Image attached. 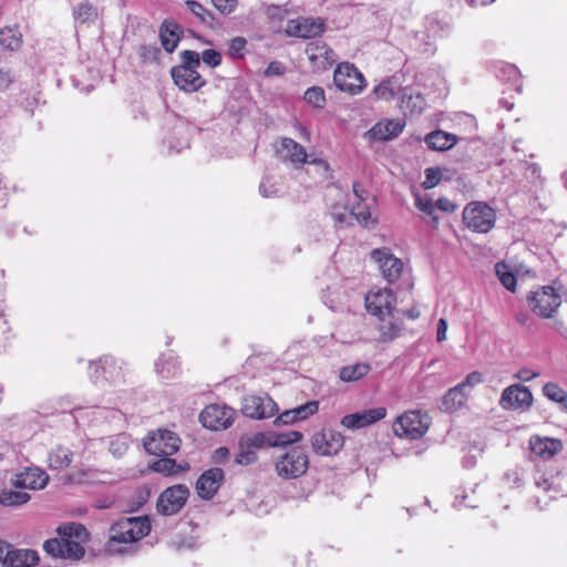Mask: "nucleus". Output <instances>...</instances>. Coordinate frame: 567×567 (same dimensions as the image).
Masks as SVG:
<instances>
[{
  "instance_id": "f257e3e1",
  "label": "nucleus",
  "mask_w": 567,
  "mask_h": 567,
  "mask_svg": "<svg viewBox=\"0 0 567 567\" xmlns=\"http://www.w3.org/2000/svg\"><path fill=\"white\" fill-rule=\"evenodd\" d=\"M538 493L530 502L539 511H547L553 502L567 498V471L559 463H536L533 473Z\"/></svg>"
},
{
  "instance_id": "f03ea898",
  "label": "nucleus",
  "mask_w": 567,
  "mask_h": 567,
  "mask_svg": "<svg viewBox=\"0 0 567 567\" xmlns=\"http://www.w3.org/2000/svg\"><path fill=\"white\" fill-rule=\"evenodd\" d=\"M58 537L44 542V551L53 558L79 560L84 554L89 533L80 523H68L56 528Z\"/></svg>"
},
{
  "instance_id": "7ed1b4c3",
  "label": "nucleus",
  "mask_w": 567,
  "mask_h": 567,
  "mask_svg": "<svg viewBox=\"0 0 567 567\" xmlns=\"http://www.w3.org/2000/svg\"><path fill=\"white\" fill-rule=\"evenodd\" d=\"M302 434L297 431L286 433L258 432L252 435L241 436L239 440V453L235 461H255L256 452L269 447H285L298 442Z\"/></svg>"
},
{
  "instance_id": "20e7f679",
  "label": "nucleus",
  "mask_w": 567,
  "mask_h": 567,
  "mask_svg": "<svg viewBox=\"0 0 567 567\" xmlns=\"http://www.w3.org/2000/svg\"><path fill=\"white\" fill-rule=\"evenodd\" d=\"M181 63L171 69L174 84L185 93H195L207 84L200 75L199 53L193 50H184L179 53Z\"/></svg>"
},
{
  "instance_id": "39448f33",
  "label": "nucleus",
  "mask_w": 567,
  "mask_h": 567,
  "mask_svg": "<svg viewBox=\"0 0 567 567\" xmlns=\"http://www.w3.org/2000/svg\"><path fill=\"white\" fill-rule=\"evenodd\" d=\"M144 450L157 461H175L172 456L177 453L182 440L177 433L168 429L150 431L142 440Z\"/></svg>"
},
{
  "instance_id": "423d86ee",
  "label": "nucleus",
  "mask_w": 567,
  "mask_h": 567,
  "mask_svg": "<svg viewBox=\"0 0 567 567\" xmlns=\"http://www.w3.org/2000/svg\"><path fill=\"white\" fill-rule=\"evenodd\" d=\"M150 532L151 522L146 516L121 518L110 528L109 547L112 548L114 543H135L147 536Z\"/></svg>"
},
{
  "instance_id": "0eeeda50",
  "label": "nucleus",
  "mask_w": 567,
  "mask_h": 567,
  "mask_svg": "<svg viewBox=\"0 0 567 567\" xmlns=\"http://www.w3.org/2000/svg\"><path fill=\"white\" fill-rule=\"evenodd\" d=\"M432 417L421 410H409L399 415L392 424L395 436L406 440H419L427 432Z\"/></svg>"
},
{
  "instance_id": "6e6552de",
  "label": "nucleus",
  "mask_w": 567,
  "mask_h": 567,
  "mask_svg": "<svg viewBox=\"0 0 567 567\" xmlns=\"http://www.w3.org/2000/svg\"><path fill=\"white\" fill-rule=\"evenodd\" d=\"M462 219L470 230L486 234L495 226L496 213L485 202H471L464 207Z\"/></svg>"
},
{
  "instance_id": "1a4fd4ad",
  "label": "nucleus",
  "mask_w": 567,
  "mask_h": 567,
  "mask_svg": "<svg viewBox=\"0 0 567 567\" xmlns=\"http://www.w3.org/2000/svg\"><path fill=\"white\" fill-rule=\"evenodd\" d=\"M527 300L533 312L542 318H551L561 303L560 296L551 286L532 291Z\"/></svg>"
},
{
  "instance_id": "9d476101",
  "label": "nucleus",
  "mask_w": 567,
  "mask_h": 567,
  "mask_svg": "<svg viewBox=\"0 0 567 567\" xmlns=\"http://www.w3.org/2000/svg\"><path fill=\"white\" fill-rule=\"evenodd\" d=\"M333 83L342 92L359 94L365 87L363 74L349 62L339 63L333 73Z\"/></svg>"
},
{
  "instance_id": "9b49d317",
  "label": "nucleus",
  "mask_w": 567,
  "mask_h": 567,
  "mask_svg": "<svg viewBox=\"0 0 567 567\" xmlns=\"http://www.w3.org/2000/svg\"><path fill=\"white\" fill-rule=\"evenodd\" d=\"M240 411L247 417L264 420L276 415L279 408L268 394L247 395L243 398Z\"/></svg>"
},
{
  "instance_id": "f8f14e48",
  "label": "nucleus",
  "mask_w": 567,
  "mask_h": 567,
  "mask_svg": "<svg viewBox=\"0 0 567 567\" xmlns=\"http://www.w3.org/2000/svg\"><path fill=\"white\" fill-rule=\"evenodd\" d=\"M189 489L186 485L178 484L164 489L157 499L158 513L171 516L177 514L186 504Z\"/></svg>"
},
{
  "instance_id": "ddd939ff",
  "label": "nucleus",
  "mask_w": 567,
  "mask_h": 567,
  "mask_svg": "<svg viewBox=\"0 0 567 567\" xmlns=\"http://www.w3.org/2000/svg\"><path fill=\"white\" fill-rule=\"evenodd\" d=\"M315 73H322L334 64L337 61L336 52L321 40L310 41L305 50Z\"/></svg>"
},
{
  "instance_id": "4468645a",
  "label": "nucleus",
  "mask_w": 567,
  "mask_h": 567,
  "mask_svg": "<svg viewBox=\"0 0 567 567\" xmlns=\"http://www.w3.org/2000/svg\"><path fill=\"white\" fill-rule=\"evenodd\" d=\"M236 416V411L227 405L210 404L199 414L204 427L219 431L229 427Z\"/></svg>"
},
{
  "instance_id": "2eb2a0df",
  "label": "nucleus",
  "mask_w": 567,
  "mask_h": 567,
  "mask_svg": "<svg viewBox=\"0 0 567 567\" xmlns=\"http://www.w3.org/2000/svg\"><path fill=\"white\" fill-rule=\"evenodd\" d=\"M365 308L369 313L383 319L385 316H392L395 309L396 298L393 291L389 288L372 289L364 298Z\"/></svg>"
},
{
  "instance_id": "dca6fc26",
  "label": "nucleus",
  "mask_w": 567,
  "mask_h": 567,
  "mask_svg": "<svg viewBox=\"0 0 567 567\" xmlns=\"http://www.w3.org/2000/svg\"><path fill=\"white\" fill-rule=\"evenodd\" d=\"M344 444L343 435L332 429H323L311 437L313 451L321 456L336 455Z\"/></svg>"
},
{
  "instance_id": "f3484780",
  "label": "nucleus",
  "mask_w": 567,
  "mask_h": 567,
  "mask_svg": "<svg viewBox=\"0 0 567 567\" xmlns=\"http://www.w3.org/2000/svg\"><path fill=\"white\" fill-rule=\"evenodd\" d=\"M90 379L94 382H114L122 377V368L112 355H102L96 361H91L89 365Z\"/></svg>"
},
{
  "instance_id": "a211bd4d",
  "label": "nucleus",
  "mask_w": 567,
  "mask_h": 567,
  "mask_svg": "<svg viewBox=\"0 0 567 567\" xmlns=\"http://www.w3.org/2000/svg\"><path fill=\"white\" fill-rule=\"evenodd\" d=\"M11 487L19 489L39 491L49 483V475L38 466L25 467L10 478Z\"/></svg>"
},
{
  "instance_id": "6ab92c4d",
  "label": "nucleus",
  "mask_w": 567,
  "mask_h": 567,
  "mask_svg": "<svg viewBox=\"0 0 567 567\" xmlns=\"http://www.w3.org/2000/svg\"><path fill=\"white\" fill-rule=\"evenodd\" d=\"M499 404L505 410H528L533 404L530 390L520 384H512L504 389Z\"/></svg>"
},
{
  "instance_id": "aec40b11",
  "label": "nucleus",
  "mask_w": 567,
  "mask_h": 567,
  "mask_svg": "<svg viewBox=\"0 0 567 567\" xmlns=\"http://www.w3.org/2000/svg\"><path fill=\"white\" fill-rule=\"evenodd\" d=\"M371 256L379 264L380 270L389 284L395 282L400 278L403 262L389 248H377L372 250Z\"/></svg>"
},
{
  "instance_id": "412c9836",
  "label": "nucleus",
  "mask_w": 567,
  "mask_h": 567,
  "mask_svg": "<svg viewBox=\"0 0 567 567\" xmlns=\"http://www.w3.org/2000/svg\"><path fill=\"white\" fill-rule=\"evenodd\" d=\"M225 480V473L219 467L206 470L197 478L195 489L200 499L209 501L219 491Z\"/></svg>"
},
{
  "instance_id": "4be33fe9",
  "label": "nucleus",
  "mask_w": 567,
  "mask_h": 567,
  "mask_svg": "<svg viewBox=\"0 0 567 567\" xmlns=\"http://www.w3.org/2000/svg\"><path fill=\"white\" fill-rule=\"evenodd\" d=\"M386 415L384 406L365 409L355 413L347 414L341 419V425L350 430H358L381 421Z\"/></svg>"
},
{
  "instance_id": "5701e85b",
  "label": "nucleus",
  "mask_w": 567,
  "mask_h": 567,
  "mask_svg": "<svg viewBox=\"0 0 567 567\" xmlns=\"http://www.w3.org/2000/svg\"><path fill=\"white\" fill-rule=\"evenodd\" d=\"M71 463H65V471L61 475V480L65 484H96L105 483V474L90 467L70 466Z\"/></svg>"
},
{
  "instance_id": "b1692460",
  "label": "nucleus",
  "mask_w": 567,
  "mask_h": 567,
  "mask_svg": "<svg viewBox=\"0 0 567 567\" xmlns=\"http://www.w3.org/2000/svg\"><path fill=\"white\" fill-rule=\"evenodd\" d=\"M40 557L33 549L10 548L4 551L1 566L2 567H33L38 565Z\"/></svg>"
},
{
  "instance_id": "393cba45",
  "label": "nucleus",
  "mask_w": 567,
  "mask_h": 567,
  "mask_svg": "<svg viewBox=\"0 0 567 567\" xmlns=\"http://www.w3.org/2000/svg\"><path fill=\"white\" fill-rule=\"evenodd\" d=\"M184 35V28L173 19H165L159 25L158 37L162 48L173 53Z\"/></svg>"
},
{
  "instance_id": "a878e982",
  "label": "nucleus",
  "mask_w": 567,
  "mask_h": 567,
  "mask_svg": "<svg viewBox=\"0 0 567 567\" xmlns=\"http://www.w3.org/2000/svg\"><path fill=\"white\" fill-rule=\"evenodd\" d=\"M324 31V22L321 19H300L296 21H291L289 25L288 34L297 38H316L323 33Z\"/></svg>"
},
{
  "instance_id": "bb28decb",
  "label": "nucleus",
  "mask_w": 567,
  "mask_h": 567,
  "mask_svg": "<svg viewBox=\"0 0 567 567\" xmlns=\"http://www.w3.org/2000/svg\"><path fill=\"white\" fill-rule=\"evenodd\" d=\"M530 451L544 460L554 457L558 452L563 450V443L558 439L542 437L539 435H533L529 439Z\"/></svg>"
},
{
  "instance_id": "cd10ccee",
  "label": "nucleus",
  "mask_w": 567,
  "mask_h": 567,
  "mask_svg": "<svg viewBox=\"0 0 567 567\" xmlns=\"http://www.w3.org/2000/svg\"><path fill=\"white\" fill-rule=\"evenodd\" d=\"M404 128V123L400 120H385L375 123L368 135L373 141H389L395 138Z\"/></svg>"
},
{
  "instance_id": "c85d7f7f",
  "label": "nucleus",
  "mask_w": 567,
  "mask_h": 567,
  "mask_svg": "<svg viewBox=\"0 0 567 567\" xmlns=\"http://www.w3.org/2000/svg\"><path fill=\"white\" fill-rule=\"evenodd\" d=\"M468 399V392L463 391L457 384L449 389L439 400L437 408L444 413H454L462 409Z\"/></svg>"
},
{
  "instance_id": "c756f323",
  "label": "nucleus",
  "mask_w": 567,
  "mask_h": 567,
  "mask_svg": "<svg viewBox=\"0 0 567 567\" xmlns=\"http://www.w3.org/2000/svg\"><path fill=\"white\" fill-rule=\"evenodd\" d=\"M319 410V402L308 401L305 404H301L295 409L287 410L279 414L275 420V424H291L296 421H302L308 419L310 415H313Z\"/></svg>"
},
{
  "instance_id": "7c9ffc66",
  "label": "nucleus",
  "mask_w": 567,
  "mask_h": 567,
  "mask_svg": "<svg viewBox=\"0 0 567 567\" xmlns=\"http://www.w3.org/2000/svg\"><path fill=\"white\" fill-rule=\"evenodd\" d=\"M458 141V136L441 130L426 134L424 142L432 151L444 152L451 150Z\"/></svg>"
},
{
  "instance_id": "2f4dec72",
  "label": "nucleus",
  "mask_w": 567,
  "mask_h": 567,
  "mask_svg": "<svg viewBox=\"0 0 567 567\" xmlns=\"http://www.w3.org/2000/svg\"><path fill=\"white\" fill-rule=\"evenodd\" d=\"M190 470L189 463H148L142 474L158 473L164 477H177Z\"/></svg>"
},
{
  "instance_id": "473e14b6",
  "label": "nucleus",
  "mask_w": 567,
  "mask_h": 567,
  "mask_svg": "<svg viewBox=\"0 0 567 567\" xmlns=\"http://www.w3.org/2000/svg\"><path fill=\"white\" fill-rule=\"evenodd\" d=\"M402 92L401 82L398 76H389L375 85L371 92L374 100L390 101Z\"/></svg>"
},
{
  "instance_id": "72a5a7b5",
  "label": "nucleus",
  "mask_w": 567,
  "mask_h": 567,
  "mask_svg": "<svg viewBox=\"0 0 567 567\" xmlns=\"http://www.w3.org/2000/svg\"><path fill=\"white\" fill-rule=\"evenodd\" d=\"M281 150L285 152L284 159L297 165L307 163L306 148L290 137L281 138Z\"/></svg>"
},
{
  "instance_id": "f704fd0d",
  "label": "nucleus",
  "mask_w": 567,
  "mask_h": 567,
  "mask_svg": "<svg viewBox=\"0 0 567 567\" xmlns=\"http://www.w3.org/2000/svg\"><path fill=\"white\" fill-rule=\"evenodd\" d=\"M156 372L162 379H173L177 377L181 372V364L178 359L171 351L168 353L162 354L158 361L155 364Z\"/></svg>"
},
{
  "instance_id": "c9c22d12",
  "label": "nucleus",
  "mask_w": 567,
  "mask_h": 567,
  "mask_svg": "<svg viewBox=\"0 0 567 567\" xmlns=\"http://www.w3.org/2000/svg\"><path fill=\"white\" fill-rule=\"evenodd\" d=\"M31 495L25 489L7 488L0 489V505L3 507H21L28 504Z\"/></svg>"
},
{
  "instance_id": "e433bc0d",
  "label": "nucleus",
  "mask_w": 567,
  "mask_h": 567,
  "mask_svg": "<svg viewBox=\"0 0 567 567\" xmlns=\"http://www.w3.org/2000/svg\"><path fill=\"white\" fill-rule=\"evenodd\" d=\"M22 33L18 27L0 29V47L9 51H17L22 47Z\"/></svg>"
},
{
  "instance_id": "4c0bfd02",
  "label": "nucleus",
  "mask_w": 567,
  "mask_h": 567,
  "mask_svg": "<svg viewBox=\"0 0 567 567\" xmlns=\"http://www.w3.org/2000/svg\"><path fill=\"white\" fill-rule=\"evenodd\" d=\"M370 364L358 362L340 369L339 378L343 382H354L365 377L370 371Z\"/></svg>"
},
{
  "instance_id": "58836bf2",
  "label": "nucleus",
  "mask_w": 567,
  "mask_h": 567,
  "mask_svg": "<svg viewBox=\"0 0 567 567\" xmlns=\"http://www.w3.org/2000/svg\"><path fill=\"white\" fill-rule=\"evenodd\" d=\"M276 472L284 480H292L303 475L309 463H275Z\"/></svg>"
},
{
  "instance_id": "ea45409f",
  "label": "nucleus",
  "mask_w": 567,
  "mask_h": 567,
  "mask_svg": "<svg viewBox=\"0 0 567 567\" xmlns=\"http://www.w3.org/2000/svg\"><path fill=\"white\" fill-rule=\"evenodd\" d=\"M496 76L504 82H512L516 85V91L522 92L520 72L514 64L503 63L497 68Z\"/></svg>"
},
{
  "instance_id": "a19ab883",
  "label": "nucleus",
  "mask_w": 567,
  "mask_h": 567,
  "mask_svg": "<svg viewBox=\"0 0 567 567\" xmlns=\"http://www.w3.org/2000/svg\"><path fill=\"white\" fill-rule=\"evenodd\" d=\"M185 6L203 24L214 28L216 18L214 13L207 10L203 4L195 0H187L185 1Z\"/></svg>"
},
{
  "instance_id": "79ce46f5",
  "label": "nucleus",
  "mask_w": 567,
  "mask_h": 567,
  "mask_svg": "<svg viewBox=\"0 0 567 567\" xmlns=\"http://www.w3.org/2000/svg\"><path fill=\"white\" fill-rule=\"evenodd\" d=\"M303 100L313 109L322 110L326 106V93L321 86L308 87L305 92Z\"/></svg>"
},
{
  "instance_id": "37998d69",
  "label": "nucleus",
  "mask_w": 567,
  "mask_h": 567,
  "mask_svg": "<svg viewBox=\"0 0 567 567\" xmlns=\"http://www.w3.org/2000/svg\"><path fill=\"white\" fill-rule=\"evenodd\" d=\"M543 394L550 401L556 403H566L567 402V392L561 389L555 382H548L543 386Z\"/></svg>"
},
{
  "instance_id": "c03bdc74",
  "label": "nucleus",
  "mask_w": 567,
  "mask_h": 567,
  "mask_svg": "<svg viewBox=\"0 0 567 567\" xmlns=\"http://www.w3.org/2000/svg\"><path fill=\"white\" fill-rule=\"evenodd\" d=\"M414 198L416 208H419L426 216L431 217L433 223H437L439 216L435 214V202H433L430 197L422 196L420 194H415Z\"/></svg>"
},
{
  "instance_id": "a18cd8bd",
  "label": "nucleus",
  "mask_w": 567,
  "mask_h": 567,
  "mask_svg": "<svg viewBox=\"0 0 567 567\" xmlns=\"http://www.w3.org/2000/svg\"><path fill=\"white\" fill-rule=\"evenodd\" d=\"M96 17V8L87 1L79 3L74 9V18L82 23L93 21Z\"/></svg>"
},
{
  "instance_id": "49530a36",
  "label": "nucleus",
  "mask_w": 567,
  "mask_h": 567,
  "mask_svg": "<svg viewBox=\"0 0 567 567\" xmlns=\"http://www.w3.org/2000/svg\"><path fill=\"white\" fill-rule=\"evenodd\" d=\"M137 53L145 63H158L162 56L161 49L155 44H143L138 48Z\"/></svg>"
},
{
  "instance_id": "de8ad7c7",
  "label": "nucleus",
  "mask_w": 567,
  "mask_h": 567,
  "mask_svg": "<svg viewBox=\"0 0 567 567\" xmlns=\"http://www.w3.org/2000/svg\"><path fill=\"white\" fill-rule=\"evenodd\" d=\"M444 172H447V169L437 166L426 168L424 171L425 179L422 183L423 188L430 189L437 186L443 179Z\"/></svg>"
},
{
  "instance_id": "09e8293b",
  "label": "nucleus",
  "mask_w": 567,
  "mask_h": 567,
  "mask_svg": "<svg viewBox=\"0 0 567 567\" xmlns=\"http://www.w3.org/2000/svg\"><path fill=\"white\" fill-rule=\"evenodd\" d=\"M128 449V437L125 435H117L110 441L109 451L115 458H121L125 455Z\"/></svg>"
},
{
  "instance_id": "8fccbe9b",
  "label": "nucleus",
  "mask_w": 567,
  "mask_h": 567,
  "mask_svg": "<svg viewBox=\"0 0 567 567\" xmlns=\"http://www.w3.org/2000/svg\"><path fill=\"white\" fill-rule=\"evenodd\" d=\"M247 40L244 37H235L228 43V55L234 60L245 56Z\"/></svg>"
},
{
  "instance_id": "3c124183",
  "label": "nucleus",
  "mask_w": 567,
  "mask_h": 567,
  "mask_svg": "<svg viewBox=\"0 0 567 567\" xmlns=\"http://www.w3.org/2000/svg\"><path fill=\"white\" fill-rule=\"evenodd\" d=\"M221 54L219 51L215 49H206L199 54V61L204 62L206 65H208L212 69L217 68L221 63Z\"/></svg>"
},
{
  "instance_id": "603ef678",
  "label": "nucleus",
  "mask_w": 567,
  "mask_h": 567,
  "mask_svg": "<svg viewBox=\"0 0 567 567\" xmlns=\"http://www.w3.org/2000/svg\"><path fill=\"white\" fill-rule=\"evenodd\" d=\"M484 382L483 374L480 371L470 372L457 385L465 392H470L474 386Z\"/></svg>"
},
{
  "instance_id": "864d4df0",
  "label": "nucleus",
  "mask_w": 567,
  "mask_h": 567,
  "mask_svg": "<svg viewBox=\"0 0 567 567\" xmlns=\"http://www.w3.org/2000/svg\"><path fill=\"white\" fill-rule=\"evenodd\" d=\"M354 217L359 223L367 224L371 219V213L367 205L358 203L350 212V218Z\"/></svg>"
},
{
  "instance_id": "5fc2aeb1",
  "label": "nucleus",
  "mask_w": 567,
  "mask_h": 567,
  "mask_svg": "<svg viewBox=\"0 0 567 567\" xmlns=\"http://www.w3.org/2000/svg\"><path fill=\"white\" fill-rule=\"evenodd\" d=\"M259 193L262 197L269 198L278 196L279 189L276 187V184L272 183L268 176H264L259 185Z\"/></svg>"
},
{
  "instance_id": "6e6d98bb",
  "label": "nucleus",
  "mask_w": 567,
  "mask_h": 567,
  "mask_svg": "<svg viewBox=\"0 0 567 567\" xmlns=\"http://www.w3.org/2000/svg\"><path fill=\"white\" fill-rule=\"evenodd\" d=\"M497 276L502 285L509 291H515L517 279L516 276L511 271L499 270V265L496 266Z\"/></svg>"
},
{
  "instance_id": "4d7b16f0",
  "label": "nucleus",
  "mask_w": 567,
  "mask_h": 567,
  "mask_svg": "<svg viewBox=\"0 0 567 567\" xmlns=\"http://www.w3.org/2000/svg\"><path fill=\"white\" fill-rule=\"evenodd\" d=\"M213 6L224 16L233 13L237 6L238 0H210Z\"/></svg>"
},
{
  "instance_id": "13d9d810",
  "label": "nucleus",
  "mask_w": 567,
  "mask_h": 567,
  "mask_svg": "<svg viewBox=\"0 0 567 567\" xmlns=\"http://www.w3.org/2000/svg\"><path fill=\"white\" fill-rule=\"evenodd\" d=\"M286 72V68L285 65L279 62V61H271L267 69L265 70V75L266 76H279V75H284Z\"/></svg>"
},
{
  "instance_id": "bf43d9fd",
  "label": "nucleus",
  "mask_w": 567,
  "mask_h": 567,
  "mask_svg": "<svg viewBox=\"0 0 567 567\" xmlns=\"http://www.w3.org/2000/svg\"><path fill=\"white\" fill-rule=\"evenodd\" d=\"M435 206L436 209H440L444 213H454L457 208V205L446 197H440L436 199Z\"/></svg>"
},
{
  "instance_id": "052dcab7",
  "label": "nucleus",
  "mask_w": 567,
  "mask_h": 567,
  "mask_svg": "<svg viewBox=\"0 0 567 567\" xmlns=\"http://www.w3.org/2000/svg\"><path fill=\"white\" fill-rule=\"evenodd\" d=\"M73 454L68 449L58 447L54 453H51L49 461H71Z\"/></svg>"
},
{
  "instance_id": "680f3d73",
  "label": "nucleus",
  "mask_w": 567,
  "mask_h": 567,
  "mask_svg": "<svg viewBox=\"0 0 567 567\" xmlns=\"http://www.w3.org/2000/svg\"><path fill=\"white\" fill-rule=\"evenodd\" d=\"M352 190L354 196L358 198V203H364L368 199L369 192L360 182H353Z\"/></svg>"
},
{
  "instance_id": "e2e57ef3",
  "label": "nucleus",
  "mask_w": 567,
  "mask_h": 567,
  "mask_svg": "<svg viewBox=\"0 0 567 567\" xmlns=\"http://www.w3.org/2000/svg\"><path fill=\"white\" fill-rule=\"evenodd\" d=\"M538 375H539V372L532 371L528 368H522L514 374V378H516L523 382H528V381L533 380L534 378H537Z\"/></svg>"
},
{
  "instance_id": "0e129e2a",
  "label": "nucleus",
  "mask_w": 567,
  "mask_h": 567,
  "mask_svg": "<svg viewBox=\"0 0 567 567\" xmlns=\"http://www.w3.org/2000/svg\"><path fill=\"white\" fill-rule=\"evenodd\" d=\"M277 461H308L307 455H305L301 452L292 451V452H286L278 456Z\"/></svg>"
},
{
  "instance_id": "69168bd1",
  "label": "nucleus",
  "mask_w": 567,
  "mask_h": 567,
  "mask_svg": "<svg viewBox=\"0 0 567 567\" xmlns=\"http://www.w3.org/2000/svg\"><path fill=\"white\" fill-rule=\"evenodd\" d=\"M447 321L441 318L437 322L436 340L442 342L446 339Z\"/></svg>"
},
{
  "instance_id": "338daca9",
  "label": "nucleus",
  "mask_w": 567,
  "mask_h": 567,
  "mask_svg": "<svg viewBox=\"0 0 567 567\" xmlns=\"http://www.w3.org/2000/svg\"><path fill=\"white\" fill-rule=\"evenodd\" d=\"M426 29L429 33L437 35L439 31H443V25L435 19H429L426 23Z\"/></svg>"
},
{
  "instance_id": "774afa93",
  "label": "nucleus",
  "mask_w": 567,
  "mask_h": 567,
  "mask_svg": "<svg viewBox=\"0 0 567 567\" xmlns=\"http://www.w3.org/2000/svg\"><path fill=\"white\" fill-rule=\"evenodd\" d=\"M11 81L10 71L0 69V87H8Z\"/></svg>"
}]
</instances>
